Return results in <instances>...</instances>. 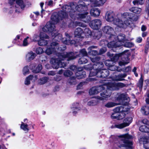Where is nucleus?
I'll use <instances>...</instances> for the list:
<instances>
[{
    "label": "nucleus",
    "instance_id": "13",
    "mask_svg": "<svg viewBox=\"0 0 149 149\" xmlns=\"http://www.w3.org/2000/svg\"><path fill=\"white\" fill-rule=\"evenodd\" d=\"M16 3L17 5L15 7L17 9L15 10V12L19 13L24 8L25 5L22 0H16Z\"/></svg>",
    "mask_w": 149,
    "mask_h": 149
},
{
    "label": "nucleus",
    "instance_id": "43",
    "mask_svg": "<svg viewBox=\"0 0 149 149\" xmlns=\"http://www.w3.org/2000/svg\"><path fill=\"white\" fill-rule=\"evenodd\" d=\"M116 85L117 90H118L120 88H123L125 87V85L122 83H116Z\"/></svg>",
    "mask_w": 149,
    "mask_h": 149
},
{
    "label": "nucleus",
    "instance_id": "3",
    "mask_svg": "<svg viewBox=\"0 0 149 149\" xmlns=\"http://www.w3.org/2000/svg\"><path fill=\"white\" fill-rule=\"evenodd\" d=\"M113 41L109 43L108 47L109 48L116 47L123 45V43L127 40L125 38V35L123 34H120Z\"/></svg>",
    "mask_w": 149,
    "mask_h": 149
},
{
    "label": "nucleus",
    "instance_id": "31",
    "mask_svg": "<svg viewBox=\"0 0 149 149\" xmlns=\"http://www.w3.org/2000/svg\"><path fill=\"white\" fill-rule=\"evenodd\" d=\"M20 128L24 131H26L27 132H28L29 130V128H28V125L23 122H22Z\"/></svg>",
    "mask_w": 149,
    "mask_h": 149
},
{
    "label": "nucleus",
    "instance_id": "23",
    "mask_svg": "<svg viewBox=\"0 0 149 149\" xmlns=\"http://www.w3.org/2000/svg\"><path fill=\"white\" fill-rule=\"evenodd\" d=\"M95 47V46H92L89 47L88 48V53L89 55L94 56L99 54V53L97 51L92 50V49L94 48Z\"/></svg>",
    "mask_w": 149,
    "mask_h": 149
},
{
    "label": "nucleus",
    "instance_id": "62",
    "mask_svg": "<svg viewBox=\"0 0 149 149\" xmlns=\"http://www.w3.org/2000/svg\"><path fill=\"white\" fill-rule=\"evenodd\" d=\"M106 50H107L105 48H103L100 50L99 54H102L104 53L106 51Z\"/></svg>",
    "mask_w": 149,
    "mask_h": 149
},
{
    "label": "nucleus",
    "instance_id": "60",
    "mask_svg": "<svg viewBox=\"0 0 149 149\" xmlns=\"http://www.w3.org/2000/svg\"><path fill=\"white\" fill-rule=\"evenodd\" d=\"M33 41H38L39 39V36L38 35L35 34L33 36Z\"/></svg>",
    "mask_w": 149,
    "mask_h": 149
},
{
    "label": "nucleus",
    "instance_id": "17",
    "mask_svg": "<svg viewBox=\"0 0 149 149\" xmlns=\"http://www.w3.org/2000/svg\"><path fill=\"white\" fill-rule=\"evenodd\" d=\"M133 14L132 13H125L122 14L120 17L121 19H123V20H130L128 19H132V16L133 15Z\"/></svg>",
    "mask_w": 149,
    "mask_h": 149
},
{
    "label": "nucleus",
    "instance_id": "51",
    "mask_svg": "<svg viewBox=\"0 0 149 149\" xmlns=\"http://www.w3.org/2000/svg\"><path fill=\"white\" fill-rule=\"evenodd\" d=\"M29 38V37H27L25 38L23 41L22 46H26L28 45L29 43L28 42V39Z\"/></svg>",
    "mask_w": 149,
    "mask_h": 149
},
{
    "label": "nucleus",
    "instance_id": "48",
    "mask_svg": "<svg viewBox=\"0 0 149 149\" xmlns=\"http://www.w3.org/2000/svg\"><path fill=\"white\" fill-rule=\"evenodd\" d=\"M63 74L65 76L68 77L71 76L73 73L70 70H67L64 72Z\"/></svg>",
    "mask_w": 149,
    "mask_h": 149
},
{
    "label": "nucleus",
    "instance_id": "64",
    "mask_svg": "<svg viewBox=\"0 0 149 149\" xmlns=\"http://www.w3.org/2000/svg\"><path fill=\"white\" fill-rule=\"evenodd\" d=\"M107 55L111 59L112 58L113 56L114 55L112 53H111V52H108L107 53Z\"/></svg>",
    "mask_w": 149,
    "mask_h": 149
},
{
    "label": "nucleus",
    "instance_id": "24",
    "mask_svg": "<svg viewBox=\"0 0 149 149\" xmlns=\"http://www.w3.org/2000/svg\"><path fill=\"white\" fill-rule=\"evenodd\" d=\"M100 11L96 8H92L90 10L91 15L95 17L98 16L100 14Z\"/></svg>",
    "mask_w": 149,
    "mask_h": 149
},
{
    "label": "nucleus",
    "instance_id": "34",
    "mask_svg": "<svg viewBox=\"0 0 149 149\" xmlns=\"http://www.w3.org/2000/svg\"><path fill=\"white\" fill-rule=\"evenodd\" d=\"M106 0H95L92 2L96 5L97 6H99L103 5L106 1Z\"/></svg>",
    "mask_w": 149,
    "mask_h": 149
},
{
    "label": "nucleus",
    "instance_id": "37",
    "mask_svg": "<svg viewBox=\"0 0 149 149\" xmlns=\"http://www.w3.org/2000/svg\"><path fill=\"white\" fill-rule=\"evenodd\" d=\"M126 75L125 74H120L118 75L114 80L116 81H121L123 80V78L125 77Z\"/></svg>",
    "mask_w": 149,
    "mask_h": 149
},
{
    "label": "nucleus",
    "instance_id": "50",
    "mask_svg": "<svg viewBox=\"0 0 149 149\" xmlns=\"http://www.w3.org/2000/svg\"><path fill=\"white\" fill-rule=\"evenodd\" d=\"M48 79L47 77H43L40 79V83L41 84H44L47 81Z\"/></svg>",
    "mask_w": 149,
    "mask_h": 149
},
{
    "label": "nucleus",
    "instance_id": "33",
    "mask_svg": "<svg viewBox=\"0 0 149 149\" xmlns=\"http://www.w3.org/2000/svg\"><path fill=\"white\" fill-rule=\"evenodd\" d=\"M139 130L140 131L143 132H149V128L145 125L140 126L139 128Z\"/></svg>",
    "mask_w": 149,
    "mask_h": 149
},
{
    "label": "nucleus",
    "instance_id": "2",
    "mask_svg": "<svg viewBox=\"0 0 149 149\" xmlns=\"http://www.w3.org/2000/svg\"><path fill=\"white\" fill-rule=\"evenodd\" d=\"M65 58H68L67 60L69 61L75 59L76 57L74 56L73 52L68 53L64 52L59 54L57 58H52L50 62L53 68L57 69L59 67H64L66 65L65 63L60 61V60H63Z\"/></svg>",
    "mask_w": 149,
    "mask_h": 149
},
{
    "label": "nucleus",
    "instance_id": "16",
    "mask_svg": "<svg viewBox=\"0 0 149 149\" xmlns=\"http://www.w3.org/2000/svg\"><path fill=\"white\" fill-rule=\"evenodd\" d=\"M75 36L78 38H83L84 37V32L80 28H77L74 32Z\"/></svg>",
    "mask_w": 149,
    "mask_h": 149
},
{
    "label": "nucleus",
    "instance_id": "19",
    "mask_svg": "<svg viewBox=\"0 0 149 149\" xmlns=\"http://www.w3.org/2000/svg\"><path fill=\"white\" fill-rule=\"evenodd\" d=\"M127 95L126 94L122 93L118 95V96L115 98V101H120L127 99Z\"/></svg>",
    "mask_w": 149,
    "mask_h": 149
},
{
    "label": "nucleus",
    "instance_id": "7",
    "mask_svg": "<svg viewBox=\"0 0 149 149\" xmlns=\"http://www.w3.org/2000/svg\"><path fill=\"white\" fill-rule=\"evenodd\" d=\"M109 71L106 70H102L96 72L95 71H91L90 73L91 76H93L97 75L98 77L105 78L109 75Z\"/></svg>",
    "mask_w": 149,
    "mask_h": 149
},
{
    "label": "nucleus",
    "instance_id": "11",
    "mask_svg": "<svg viewBox=\"0 0 149 149\" xmlns=\"http://www.w3.org/2000/svg\"><path fill=\"white\" fill-rule=\"evenodd\" d=\"M102 25V22L100 20L96 19L92 20L91 22L90 25L93 29L97 30L99 29Z\"/></svg>",
    "mask_w": 149,
    "mask_h": 149
},
{
    "label": "nucleus",
    "instance_id": "55",
    "mask_svg": "<svg viewBox=\"0 0 149 149\" xmlns=\"http://www.w3.org/2000/svg\"><path fill=\"white\" fill-rule=\"evenodd\" d=\"M91 61L93 63H98V61L100 60V58L97 57H96L95 58H91Z\"/></svg>",
    "mask_w": 149,
    "mask_h": 149
},
{
    "label": "nucleus",
    "instance_id": "56",
    "mask_svg": "<svg viewBox=\"0 0 149 149\" xmlns=\"http://www.w3.org/2000/svg\"><path fill=\"white\" fill-rule=\"evenodd\" d=\"M36 52L38 54H40L43 52V51L41 48L39 47L36 49Z\"/></svg>",
    "mask_w": 149,
    "mask_h": 149
},
{
    "label": "nucleus",
    "instance_id": "26",
    "mask_svg": "<svg viewBox=\"0 0 149 149\" xmlns=\"http://www.w3.org/2000/svg\"><path fill=\"white\" fill-rule=\"evenodd\" d=\"M141 140L143 142V143L144 144V146L145 147V148L146 149H149V146H148V145L146 147V146L145 145V144L149 142V137H144L142 138H141Z\"/></svg>",
    "mask_w": 149,
    "mask_h": 149
},
{
    "label": "nucleus",
    "instance_id": "20",
    "mask_svg": "<svg viewBox=\"0 0 149 149\" xmlns=\"http://www.w3.org/2000/svg\"><path fill=\"white\" fill-rule=\"evenodd\" d=\"M88 14V13H86V14H79L77 17V18L82 19L86 18L85 19L83 20V21L86 22H88L91 20L90 17L89 16H87L86 15Z\"/></svg>",
    "mask_w": 149,
    "mask_h": 149
},
{
    "label": "nucleus",
    "instance_id": "21",
    "mask_svg": "<svg viewBox=\"0 0 149 149\" xmlns=\"http://www.w3.org/2000/svg\"><path fill=\"white\" fill-rule=\"evenodd\" d=\"M36 54L32 52H30L26 54V59L27 61H30L33 59L36 56Z\"/></svg>",
    "mask_w": 149,
    "mask_h": 149
},
{
    "label": "nucleus",
    "instance_id": "10",
    "mask_svg": "<svg viewBox=\"0 0 149 149\" xmlns=\"http://www.w3.org/2000/svg\"><path fill=\"white\" fill-rule=\"evenodd\" d=\"M102 31L104 33L111 35L110 37L111 40H113V38H116V36L113 34L114 31L113 29L111 27L109 26H105L102 29Z\"/></svg>",
    "mask_w": 149,
    "mask_h": 149
},
{
    "label": "nucleus",
    "instance_id": "4",
    "mask_svg": "<svg viewBox=\"0 0 149 149\" xmlns=\"http://www.w3.org/2000/svg\"><path fill=\"white\" fill-rule=\"evenodd\" d=\"M65 49V46L64 47L63 49H62L61 47H59L57 42H53L51 44V47L47 48L45 51V53L49 55L54 52L64 50Z\"/></svg>",
    "mask_w": 149,
    "mask_h": 149
},
{
    "label": "nucleus",
    "instance_id": "18",
    "mask_svg": "<svg viewBox=\"0 0 149 149\" xmlns=\"http://www.w3.org/2000/svg\"><path fill=\"white\" fill-rule=\"evenodd\" d=\"M123 56L124 57L122 58V61H120L119 63V64L120 66L125 65L127 64L129 62V59L128 56L127 55H126L125 56L124 54H123Z\"/></svg>",
    "mask_w": 149,
    "mask_h": 149
},
{
    "label": "nucleus",
    "instance_id": "54",
    "mask_svg": "<svg viewBox=\"0 0 149 149\" xmlns=\"http://www.w3.org/2000/svg\"><path fill=\"white\" fill-rule=\"evenodd\" d=\"M143 79L142 78H141L139 79L138 84V86L140 88H141L143 86Z\"/></svg>",
    "mask_w": 149,
    "mask_h": 149
},
{
    "label": "nucleus",
    "instance_id": "14",
    "mask_svg": "<svg viewBox=\"0 0 149 149\" xmlns=\"http://www.w3.org/2000/svg\"><path fill=\"white\" fill-rule=\"evenodd\" d=\"M111 95V93L110 92H108L107 91H104L100 93V96H97L96 98L100 100H102L109 98Z\"/></svg>",
    "mask_w": 149,
    "mask_h": 149
},
{
    "label": "nucleus",
    "instance_id": "49",
    "mask_svg": "<svg viewBox=\"0 0 149 149\" xmlns=\"http://www.w3.org/2000/svg\"><path fill=\"white\" fill-rule=\"evenodd\" d=\"M23 71V74L24 75H25L29 73V70L27 66H26L24 67Z\"/></svg>",
    "mask_w": 149,
    "mask_h": 149
},
{
    "label": "nucleus",
    "instance_id": "28",
    "mask_svg": "<svg viewBox=\"0 0 149 149\" xmlns=\"http://www.w3.org/2000/svg\"><path fill=\"white\" fill-rule=\"evenodd\" d=\"M128 103H126V104L124 105L121 106V111L123 113H125L127 112L130 109V107L128 105Z\"/></svg>",
    "mask_w": 149,
    "mask_h": 149
},
{
    "label": "nucleus",
    "instance_id": "22",
    "mask_svg": "<svg viewBox=\"0 0 149 149\" xmlns=\"http://www.w3.org/2000/svg\"><path fill=\"white\" fill-rule=\"evenodd\" d=\"M37 79V77L35 75L34 76H33L32 75H30L26 79L25 81V84L26 85H29L30 83V80H33V81H35Z\"/></svg>",
    "mask_w": 149,
    "mask_h": 149
},
{
    "label": "nucleus",
    "instance_id": "25",
    "mask_svg": "<svg viewBox=\"0 0 149 149\" xmlns=\"http://www.w3.org/2000/svg\"><path fill=\"white\" fill-rule=\"evenodd\" d=\"M83 4H80L76 7L75 8L78 11H82L81 9H87V5L86 3H83Z\"/></svg>",
    "mask_w": 149,
    "mask_h": 149
},
{
    "label": "nucleus",
    "instance_id": "59",
    "mask_svg": "<svg viewBox=\"0 0 149 149\" xmlns=\"http://www.w3.org/2000/svg\"><path fill=\"white\" fill-rule=\"evenodd\" d=\"M118 113L114 112L111 115V118L113 119H118Z\"/></svg>",
    "mask_w": 149,
    "mask_h": 149
},
{
    "label": "nucleus",
    "instance_id": "12",
    "mask_svg": "<svg viewBox=\"0 0 149 149\" xmlns=\"http://www.w3.org/2000/svg\"><path fill=\"white\" fill-rule=\"evenodd\" d=\"M104 90V87L102 85L97 87H93L89 90V93L90 95H95Z\"/></svg>",
    "mask_w": 149,
    "mask_h": 149
},
{
    "label": "nucleus",
    "instance_id": "27",
    "mask_svg": "<svg viewBox=\"0 0 149 149\" xmlns=\"http://www.w3.org/2000/svg\"><path fill=\"white\" fill-rule=\"evenodd\" d=\"M120 104V103L118 104L113 102H109L105 104L104 106L107 108H111L119 105Z\"/></svg>",
    "mask_w": 149,
    "mask_h": 149
},
{
    "label": "nucleus",
    "instance_id": "58",
    "mask_svg": "<svg viewBox=\"0 0 149 149\" xmlns=\"http://www.w3.org/2000/svg\"><path fill=\"white\" fill-rule=\"evenodd\" d=\"M112 61L110 60H107L105 61L104 63L105 65L107 66H109V67L111 65V63Z\"/></svg>",
    "mask_w": 149,
    "mask_h": 149
},
{
    "label": "nucleus",
    "instance_id": "5",
    "mask_svg": "<svg viewBox=\"0 0 149 149\" xmlns=\"http://www.w3.org/2000/svg\"><path fill=\"white\" fill-rule=\"evenodd\" d=\"M131 21L130 20H123L120 17L116 18L113 21V23L117 26L123 28H125L130 25Z\"/></svg>",
    "mask_w": 149,
    "mask_h": 149
},
{
    "label": "nucleus",
    "instance_id": "32",
    "mask_svg": "<svg viewBox=\"0 0 149 149\" xmlns=\"http://www.w3.org/2000/svg\"><path fill=\"white\" fill-rule=\"evenodd\" d=\"M83 32L84 35H85L86 37H88L89 36H91L92 34L91 31L87 28H85Z\"/></svg>",
    "mask_w": 149,
    "mask_h": 149
},
{
    "label": "nucleus",
    "instance_id": "1",
    "mask_svg": "<svg viewBox=\"0 0 149 149\" xmlns=\"http://www.w3.org/2000/svg\"><path fill=\"white\" fill-rule=\"evenodd\" d=\"M63 11L59 12L58 14L57 13H53L51 17V22H49L47 23L42 28V30L44 32L48 33H51L52 37L54 36L55 40L59 41L62 40V42L65 44L69 45L74 44L75 41L74 40H71L70 37L67 33H65L66 38H62V35L61 34L57 33V31L54 30V24H56L60 19L62 18L67 17V13L73 11L71 6L68 5H65L62 7Z\"/></svg>",
    "mask_w": 149,
    "mask_h": 149
},
{
    "label": "nucleus",
    "instance_id": "61",
    "mask_svg": "<svg viewBox=\"0 0 149 149\" xmlns=\"http://www.w3.org/2000/svg\"><path fill=\"white\" fill-rule=\"evenodd\" d=\"M44 4V3H42V2L41 3H40V6L41 7V8H42V10H41V15L42 17H43V12L44 11V10L42 9V7L43 6Z\"/></svg>",
    "mask_w": 149,
    "mask_h": 149
},
{
    "label": "nucleus",
    "instance_id": "57",
    "mask_svg": "<svg viewBox=\"0 0 149 149\" xmlns=\"http://www.w3.org/2000/svg\"><path fill=\"white\" fill-rule=\"evenodd\" d=\"M73 111V114L75 115L77 113V111L79 110V109L76 107H73L71 108Z\"/></svg>",
    "mask_w": 149,
    "mask_h": 149
},
{
    "label": "nucleus",
    "instance_id": "42",
    "mask_svg": "<svg viewBox=\"0 0 149 149\" xmlns=\"http://www.w3.org/2000/svg\"><path fill=\"white\" fill-rule=\"evenodd\" d=\"M120 54H116L111 58V60L112 61H116L118 59Z\"/></svg>",
    "mask_w": 149,
    "mask_h": 149
},
{
    "label": "nucleus",
    "instance_id": "15",
    "mask_svg": "<svg viewBox=\"0 0 149 149\" xmlns=\"http://www.w3.org/2000/svg\"><path fill=\"white\" fill-rule=\"evenodd\" d=\"M114 14L112 11H108L105 15V19L106 20L109 22H111L114 20Z\"/></svg>",
    "mask_w": 149,
    "mask_h": 149
},
{
    "label": "nucleus",
    "instance_id": "35",
    "mask_svg": "<svg viewBox=\"0 0 149 149\" xmlns=\"http://www.w3.org/2000/svg\"><path fill=\"white\" fill-rule=\"evenodd\" d=\"M98 103L97 100L95 99L91 100L88 102L87 104L89 106H93L96 105Z\"/></svg>",
    "mask_w": 149,
    "mask_h": 149
},
{
    "label": "nucleus",
    "instance_id": "6",
    "mask_svg": "<svg viewBox=\"0 0 149 149\" xmlns=\"http://www.w3.org/2000/svg\"><path fill=\"white\" fill-rule=\"evenodd\" d=\"M119 137L123 138V143H124L123 145H121L120 146H119L120 147L131 148V146L132 145V142L127 140V139L131 138L132 137L131 136L128 134H125L120 135L119 136Z\"/></svg>",
    "mask_w": 149,
    "mask_h": 149
},
{
    "label": "nucleus",
    "instance_id": "30",
    "mask_svg": "<svg viewBox=\"0 0 149 149\" xmlns=\"http://www.w3.org/2000/svg\"><path fill=\"white\" fill-rule=\"evenodd\" d=\"M130 11L134 13L139 14L141 11V9L138 7H132L130 9Z\"/></svg>",
    "mask_w": 149,
    "mask_h": 149
},
{
    "label": "nucleus",
    "instance_id": "40",
    "mask_svg": "<svg viewBox=\"0 0 149 149\" xmlns=\"http://www.w3.org/2000/svg\"><path fill=\"white\" fill-rule=\"evenodd\" d=\"M132 118L131 117H128L124 119L123 120V122L125 124H128V126L132 122Z\"/></svg>",
    "mask_w": 149,
    "mask_h": 149
},
{
    "label": "nucleus",
    "instance_id": "45",
    "mask_svg": "<svg viewBox=\"0 0 149 149\" xmlns=\"http://www.w3.org/2000/svg\"><path fill=\"white\" fill-rule=\"evenodd\" d=\"M126 113L122 112L118 113V120L122 119L125 116Z\"/></svg>",
    "mask_w": 149,
    "mask_h": 149
},
{
    "label": "nucleus",
    "instance_id": "44",
    "mask_svg": "<svg viewBox=\"0 0 149 149\" xmlns=\"http://www.w3.org/2000/svg\"><path fill=\"white\" fill-rule=\"evenodd\" d=\"M124 46L127 47H133L134 45L133 43L131 42H127L125 43H123Z\"/></svg>",
    "mask_w": 149,
    "mask_h": 149
},
{
    "label": "nucleus",
    "instance_id": "8",
    "mask_svg": "<svg viewBox=\"0 0 149 149\" xmlns=\"http://www.w3.org/2000/svg\"><path fill=\"white\" fill-rule=\"evenodd\" d=\"M104 87V89L105 88L111 91H113L117 90L116 88V82L113 81H111L110 80H105L104 83V84L102 85Z\"/></svg>",
    "mask_w": 149,
    "mask_h": 149
},
{
    "label": "nucleus",
    "instance_id": "38",
    "mask_svg": "<svg viewBox=\"0 0 149 149\" xmlns=\"http://www.w3.org/2000/svg\"><path fill=\"white\" fill-rule=\"evenodd\" d=\"M128 124H125V123L123 122V123H121L119 124L116 125H115V126L117 128L119 129H122L126 126H128Z\"/></svg>",
    "mask_w": 149,
    "mask_h": 149
},
{
    "label": "nucleus",
    "instance_id": "36",
    "mask_svg": "<svg viewBox=\"0 0 149 149\" xmlns=\"http://www.w3.org/2000/svg\"><path fill=\"white\" fill-rule=\"evenodd\" d=\"M85 74L84 72L79 71L76 73L77 77H78V79L82 78L85 77Z\"/></svg>",
    "mask_w": 149,
    "mask_h": 149
},
{
    "label": "nucleus",
    "instance_id": "46",
    "mask_svg": "<svg viewBox=\"0 0 149 149\" xmlns=\"http://www.w3.org/2000/svg\"><path fill=\"white\" fill-rule=\"evenodd\" d=\"M144 2L143 0H134L133 3L134 5H135L136 4H142Z\"/></svg>",
    "mask_w": 149,
    "mask_h": 149
},
{
    "label": "nucleus",
    "instance_id": "39",
    "mask_svg": "<svg viewBox=\"0 0 149 149\" xmlns=\"http://www.w3.org/2000/svg\"><path fill=\"white\" fill-rule=\"evenodd\" d=\"M87 62V59L84 57H82L81 58H80L79 61L78 63L79 64H84Z\"/></svg>",
    "mask_w": 149,
    "mask_h": 149
},
{
    "label": "nucleus",
    "instance_id": "47",
    "mask_svg": "<svg viewBox=\"0 0 149 149\" xmlns=\"http://www.w3.org/2000/svg\"><path fill=\"white\" fill-rule=\"evenodd\" d=\"M121 106L118 107L114 108L113 109L114 112L119 113L122 112Z\"/></svg>",
    "mask_w": 149,
    "mask_h": 149
},
{
    "label": "nucleus",
    "instance_id": "52",
    "mask_svg": "<svg viewBox=\"0 0 149 149\" xmlns=\"http://www.w3.org/2000/svg\"><path fill=\"white\" fill-rule=\"evenodd\" d=\"M80 55L83 56H86L87 55V53L85 49H83L80 51Z\"/></svg>",
    "mask_w": 149,
    "mask_h": 149
},
{
    "label": "nucleus",
    "instance_id": "41",
    "mask_svg": "<svg viewBox=\"0 0 149 149\" xmlns=\"http://www.w3.org/2000/svg\"><path fill=\"white\" fill-rule=\"evenodd\" d=\"M118 67L115 65H111L109 67V69L112 71L116 70L118 71H120L121 70L118 69Z\"/></svg>",
    "mask_w": 149,
    "mask_h": 149
},
{
    "label": "nucleus",
    "instance_id": "9",
    "mask_svg": "<svg viewBox=\"0 0 149 149\" xmlns=\"http://www.w3.org/2000/svg\"><path fill=\"white\" fill-rule=\"evenodd\" d=\"M49 36L45 33H40V39L38 41V44L40 46L46 45L48 44V41L45 39H49Z\"/></svg>",
    "mask_w": 149,
    "mask_h": 149
},
{
    "label": "nucleus",
    "instance_id": "53",
    "mask_svg": "<svg viewBox=\"0 0 149 149\" xmlns=\"http://www.w3.org/2000/svg\"><path fill=\"white\" fill-rule=\"evenodd\" d=\"M42 69V65L40 64H39L37 66L35 70V72L38 73L40 72Z\"/></svg>",
    "mask_w": 149,
    "mask_h": 149
},
{
    "label": "nucleus",
    "instance_id": "29",
    "mask_svg": "<svg viewBox=\"0 0 149 149\" xmlns=\"http://www.w3.org/2000/svg\"><path fill=\"white\" fill-rule=\"evenodd\" d=\"M142 113L145 115H147L149 114V107L146 106H144L141 109Z\"/></svg>",
    "mask_w": 149,
    "mask_h": 149
},
{
    "label": "nucleus",
    "instance_id": "63",
    "mask_svg": "<svg viewBox=\"0 0 149 149\" xmlns=\"http://www.w3.org/2000/svg\"><path fill=\"white\" fill-rule=\"evenodd\" d=\"M149 49V44H147L145 46V52L146 53H147L148 52V50Z\"/></svg>",
    "mask_w": 149,
    "mask_h": 149
}]
</instances>
